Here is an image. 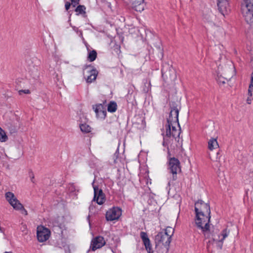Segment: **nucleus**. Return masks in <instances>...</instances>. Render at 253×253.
Instances as JSON below:
<instances>
[{
  "label": "nucleus",
  "instance_id": "nucleus-36",
  "mask_svg": "<svg viewBox=\"0 0 253 253\" xmlns=\"http://www.w3.org/2000/svg\"><path fill=\"white\" fill-rule=\"evenodd\" d=\"M250 83L253 84V72H252L251 74Z\"/></svg>",
  "mask_w": 253,
  "mask_h": 253
},
{
  "label": "nucleus",
  "instance_id": "nucleus-11",
  "mask_svg": "<svg viewBox=\"0 0 253 253\" xmlns=\"http://www.w3.org/2000/svg\"><path fill=\"white\" fill-rule=\"evenodd\" d=\"M88 68L91 69L88 71L89 75L85 78V80L87 83H91L96 79L98 72L95 68L92 67L91 65H84L83 67V70H85Z\"/></svg>",
  "mask_w": 253,
  "mask_h": 253
},
{
  "label": "nucleus",
  "instance_id": "nucleus-16",
  "mask_svg": "<svg viewBox=\"0 0 253 253\" xmlns=\"http://www.w3.org/2000/svg\"><path fill=\"white\" fill-rule=\"evenodd\" d=\"M229 231L227 230V228L223 229L220 235H218V238H216L215 237L213 238L214 241H216L220 243V248L221 249L222 247V242L228 236Z\"/></svg>",
  "mask_w": 253,
  "mask_h": 253
},
{
  "label": "nucleus",
  "instance_id": "nucleus-27",
  "mask_svg": "<svg viewBox=\"0 0 253 253\" xmlns=\"http://www.w3.org/2000/svg\"><path fill=\"white\" fill-rule=\"evenodd\" d=\"M30 91L29 89H21L18 91V93L19 95H22V93L25 94H30Z\"/></svg>",
  "mask_w": 253,
  "mask_h": 253
},
{
  "label": "nucleus",
  "instance_id": "nucleus-29",
  "mask_svg": "<svg viewBox=\"0 0 253 253\" xmlns=\"http://www.w3.org/2000/svg\"><path fill=\"white\" fill-rule=\"evenodd\" d=\"M80 0H71L73 6L75 7L79 3Z\"/></svg>",
  "mask_w": 253,
  "mask_h": 253
},
{
  "label": "nucleus",
  "instance_id": "nucleus-25",
  "mask_svg": "<svg viewBox=\"0 0 253 253\" xmlns=\"http://www.w3.org/2000/svg\"><path fill=\"white\" fill-rule=\"evenodd\" d=\"M7 138L5 131L0 127V141L1 142H5Z\"/></svg>",
  "mask_w": 253,
  "mask_h": 253
},
{
  "label": "nucleus",
  "instance_id": "nucleus-35",
  "mask_svg": "<svg viewBox=\"0 0 253 253\" xmlns=\"http://www.w3.org/2000/svg\"><path fill=\"white\" fill-rule=\"evenodd\" d=\"M251 99L250 97H248L247 99V102L248 104H250L251 103Z\"/></svg>",
  "mask_w": 253,
  "mask_h": 253
},
{
  "label": "nucleus",
  "instance_id": "nucleus-15",
  "mask_svg": "<svg viewBox=\"0 0 253 253\" xmlns=\"http://www.w3.org/2000/svg\"><path fill=\"white\" fill-rule=\"evenodd\" d=\"M33 79H37L40 75V72L38 66L34 65L33 63L29 64L27 69Z\"/></svg>",
  "mask_w": 253,
  "mask_h": 253
},
{
  "label": "nucleus",
  "instance_id": "nucleus-40",
  "mask_svg": "<svg viewBox=\"0 0 253 253\" xmlns=\"http://www.w3.org/2000/svg\"><path fill=\"white\" fill-rule=\"evenodd\" d=\"M0 232H2V229H1V227H0Z\"/></svg>",
  "mask_w": 253,
  "mask_h": 253
},
{
  "label": "nucleus",
  "instance_id": "nucleus-26",
  "mask_svg": "<svg viewBox=\"0 0 253 253\" xmlns=\"http://www.w3.org/2000/svg\"><path fill=\"white\" fill-rule=\"evenodd\" d=\"M216 80L219 84H223L225 83L226 79L221 75H217Z\"/></svg>",
  "mask_w": 253,
  "mask_h": 253
},
{
  "label": "nucleus",
  "instance_id": "nucleus-4",
  "mask_svg": "<svg viewBox=\"0 0 253 253\" xmlns=\"http://www.w3.org/2000/svg\"><path fill=\"white\" fill-rule=\"evenodd\" d=\"M242 12L246 22L251 25L253 23V0H243Z\"/></svg>",
  "mask_w": 253,
  "mask_h": 253
},
{
  "label": "nucleus",
  "instance_id": "nucleus-41",
  "mask_svg": "<svg viewBox=\"0 0 253 253\" xmlns=\"http://www.w3.org/2000/svg\"><path fill=\"white\" fill-rule=\"evenodd\" d=\"M21 210L24 211V212H22V213H24H24H25V214H26V212L24 211H23V210Z\"/></svg>",
  "mask_w": 253,
  "mask_h": 253
},
{
  "label": "nucleus",
  "instance_id": "nucleus-2",
  "mask_svg": "<svg viewBox=\"0 0 253 253\" xmlns=\"http://www.w3.org/2000/svg\"><path fill=\"white\" fill-rule=\"evenodd\" d=\"M169 105L170 112L169 117L167 119V124L166 126L167 135L168 136L170 134V130H171L173 137H175V136L179 137L180 134L179 130L176 128L175 126L177 125L179 126L178 115L181 107L178 103L174 101L171 102Z\"/></svg>",
  "mask_w": 253,
  "mask_h": 253
},
{
  "label": "nucleus",
  "instance_id": "nucleus-3",
  "mask_svg": "<svg viewBox=\"0 0 253 253\" xmlns=\"http://www.w3.org/2000/svg\"><path fill=\"white\" fill-rule=\"evenodd\" d=\"M173 232L174 229L170 227H168L164 231L159 232L155 238L156 246L162 245L168 249Z\"/></svg>",
  "mask_w": 253,
  "mask_h": 253
},
{
  "label": "nucleus",
  "instance_id": "nucleus-31",
  "mask_svg": "<svg viewBox=\"0 0 253 253\" xmlns=\"http://www.w3.org/2000/svg\"><path fill=\"white\" fill-rule=\"evenodd\" d=\"M167 151H168V153H168L167 158H168V161H169V158H171V157H170L171 154H170V152L169 151V147H167Z\"/></svg>",
  "mask_w": 253,
  "mask_h": 253
},
{
  "label": "nucleus",
  "instance_id": "nucleus-1",
  "mask_svg": "<svg viewBox=\"0 0 253 253\" xmlns=\"http://www.w3.org/2000/svg\"><path fill=\"white\" fill-rule=\"evenodd\" d=\"M194 209L195 223L197 227L201 229L203 233L209 231L211 218L210 204L202 200H198L195 203Z\"/></svg>",
  "mask_w": 253,
  "mask_h": 253
},
{
  "label": "nucleus",
  "instance_id": "nucleus-6",
  "mask_svg": "<svg viewBox=\"0 0 253 253\" xmlns=\"http://www.w3.org/2000/svg\"><path fill=\"white\" fill-rule=\"evenodd\" d=\"M5 198L9 204L16 210H23L27 214V211L24 209L23 206L15 197L14 194L11 192H7L5 194Z\"/></svg>",
  "mask_w": 253,
  "mask_h": 253
},
{
  "label": "nucleus",
  "instance_id": "nucleus-22",
  "mask_svg": "<svg viewBox=\"0 0 253 253\" xmlns=\"http://www.w3.org/2000/svg\"><path fill=\"white\" fill-rule=\"evenodd\" d=\"M86 8L84 5H79L75 9V11L77 12L76 14L79 15L80 14H85Z\"/></svg>",
  "mask_w": 253,
  "mask_h": 253
},
{
  "label": "nucleus",
  "instance_id": "nucleus-33",
  "mask_svg": "<svg viewBox=\"0 0 253 253\" xmlns=\"http://www.w3.org/2000/svg\"><path fill=\"white\" fill-rule=\"evenodd\" d=\"M73 30H74L75 32H76L77 33H78L79 31L80 30H79V29H78V28H77V27H75V26L73 27Z\"/></svg>",
  "mask_w": 253,
  "mask_h": 253
},
{
  "label": "nucleus",
  "instance_id": "nucleus-42",
  "mask_svg": "<svg viewBox=\"0 0 253 253\" xmlns=\"http://www.w3.org/2000/svg\"><path fill=\"white\" fill-rule=\"evenodd\" d=\"M111 251H112V253H116L113 251V249H111Z\"/></svg>",
  "mask_w": 253,
  "mask_h": 253
},
{
  "label": "nucleus",
  "instance_id": "nucleus-28",
  "mask_svg": "<svg viewBox=\"0 0 253 253\" xmlns=\"http://www.w3.org/2000/svg\"><path fill=\"white\" fill-rule=\"evenodd\" d=\"M29 177H30L31 178V181L33 182V183H35V181H34V173L31 171L29 172Z\"/></svg>",
  "mask_w": 253,
  "mask_h": 253
},
{
  "label": "nucleus",
  "instance_id": "nucleus-24",
  "mask_svg": "<svg viewBox=\"0 0 253 253\" xmlns=\"http://www.w3.org/2000/svg\"><path fill=\"white\" fill-rule=\"evenodd\" d=\"M136 4V2H133V7L136 11L141 12L144 10V7L143 3H139L138 5Z\"/></svg>",
  "mask_w": 253,
  "mask_h": 253
},
{
  "label": "nucleus",
  "instance_id": "nucleus-5",
  "mask_svg": "<svg viewBox=\"0 0 253 253\" xmlns=\"http://www.w3.org/2000/svg\"><path fill=\"white\" fill-rule=\"evenodd\" d=\"M168 169L169 172L172 174V180L177 179V174L181 171L180 163L178 159L173 157L169 158L168 161Z\"/></svg>",
  "mask_w": 253,
  "mask_h": 253
},
{
  "label": "nucleus",
  "instance_id": "nucleus-13",
  "mask_svg": "<svg viewBox=\"0 0 253 253\" xmlns=\"http://www.w3.org/2000/svg\"><path fill=\"white\" fill-rule=\"evenodd\" d=\"M140 236L148 253H154L150 240L146 232L141 231Z\"/></svg>",
  "mask_w": 253,
  "mask_h": 253
},
{
  "label": "nucleus",
  "instance_id": "nucleus-19",
  "mask_svg": "<svg viewBox=\"0 0 253 253\" xmlns=\"http://www.w3.org/2000/svg\"><path fill=\"white\" fill-rule=\"evenodd\" d=\"M218 147L217 141L215 138H211L208 142V148L212 150Z\"/></svg>",
  "mask_w": 253,
  "mask_h": 253
},
{
  "label": "nucleus",
  "instance_id": "nucleus-37",
  "mask_svg": "<svg viewBox=\"0 0 253 253\" xmlns=\"http://www.w3.org/2000/svg\"><path fill=\"white\" fill-rule=\"evenodd\" d=\"M16 131H17V129L15 127H14V128H12L11 130H10L11 133L15 132Z\"/></svg>",
  "mask_w": 253,
  "mask_h": 253
},
{
  "label": "nucleus",
  "instance_id": "nucleus-30",
  "mask_svg": "<svg viewBox=\"0 0 253 253\" xmlns=\"http://www.w3.org/2000/svg\"><path fill=\"white\" fill-rule=\"evenodd\" d=\"M71 4V3L69 1H66L65 2V7L66 10L68 11L69 10V9L70 7Z\"/></svg>",
  "mask_w": 253,
  "mask_h": 253
},
{
  "label": "nucleus",
  "instance_id": "nucleus-7",
  "mask_svg": "<svg viewBox=\"0 0 253 253\" xmlns=\"http://www.w3.org/2000/svg\"><path fill=\"white\" fill-rule=\"evenodd\" d=\"M95 178L92 182V186L94 190V197L92 201L96 202L98 205H102L105 201V197L101 189H99L97 185L94 184Z\"/></svg>",
  "mask_w": 253,
  "mask_h": 253
},
{
  "label": "nucleus",
  "instance_id": "nucleus-12",
  "mask_svg": "<svg viewBox=\"0 0 253 253\" xmlns=\"http://www.w3.org/2000/svg\"><path fill=\"white\" fill-rule=\"evenodd\" d=\"M96 117L101 119H105L106 117V110L105 103L96 104L93 106Z\"/></svg>",
  "mask_w": 253,
  "mask_h": 253
},
{
  "label": "nucleus",
  "instance_id": "nucleus-32",
  "mask_svg": "<svg viewBox=\"0 0 253 253\" xmlns=\"http://www.w3.org/2000/svg\"><path fill=\"white\" fill-rule=\"evenodd\" d=\"M248 89L250 91V90L253 91V84H252V83L250 84Z\"/></svg>",
  "mask_w": 253,
  "mask_h": 253
},
{
  "label": "nucleus",
  "instance_id": "nucleus-14",
  "mask_svg": "<svg viewBox=\"0 0 253 253\" xmlns=\"http://www.w3.org/2000/svg\"><path fill=\"white\" fill-rule=\"evenodd\" d=\"M105 244V242L103 237L97 236L94 238L91 241L90 248L93 251L101 248Z\"/></svg>",
  "mask_w": 253,
  "mask_h": 253
},
{
  "label": "nucleus",
  "instance_id": "nucleus-34",
  "mask_svg": "<svg viewBox=\"0 0 253 253\" xmlns=\"http://www.w3.org/2000/svg\"><path fill=\"white\" fill-rule=\"evenodd\" d=\"M79 34V36L82 37V38H83V32L81 30H80L78 32V33Z\"/></svg>",
  "mask_w": 253,
  "mask_h": 253
},
{
  "label": "nucleus",
  "instance_id": "nucleus-20",
  "mask_svg": "<svg viewBox=\"0 0 253 253\" xmlns=\"http://www.w3.org/2000/svg\"><path fill=\"white\" fill-rule=\"evenodd\" d=\"M88 50L87 60L90 62L94 61L97 57V52L95 50L90 51L87 47Z\"/></svg>",
  "mask_w": 253,
  "mask_h": 253
},
{
  "label": "nucleus",
  "instance_id": "nucleus-8",
  "mask_svg": "<svg viewBox=\"0 0 253 253\" xmlns=\"http://www.w3.org/2000/svg\"><path fill=\"white\" fill-rule=\"evenodd\" d=\"M122 209L118 207H114L109 209L106 213L107 221H113L119 219L122 215Z\"/></svg>",
  "mask_w": 253,
  "mask_h": 253
},
{
  "label": "nucleus",
  "instance_id": "nucleus-9",
  "mask_svg": "<svg viewBox=\"0 0 253 253\" xmlns=\"http://www.w3.org/2000/svg\"><path fill=\"white\" fill-rule=\"evenodd\" d=\"M50 236V231L43 226L37 228V237L40 242H43L47 240Z\"/></svg>",
  "mask_w": 253,
  "mask_h": 253
},
{
  "label": "nucleus",
  "instance_id": "nucleus-10",
  "mask_svg": "<svg viewBox=\"0 0 253 253\" xmlns=\"http://www.w3.org/2000/svg\"><path fill=\"white\" fill-rule=\"evenodd\" d=\"M219 12L224 16L227 15L231 8L228 0H216Z\"/></svg>",
  "mask_w": 253,
  "mask_h": 253
},
{
  "label": "nucleus",
  "instance_id": "nucleus-21",
  "mask_svg": "<svg viewBox=\"0 0 253 253\" xmlns=\"http://www.w3.org/2000/svg\"><path fill=\"white\" fill-rule=\"evenodd\" d=\"M117 109V104L115 101H111L108 104L107 106V110L110 113H114L116 111Z\"/></svg>",
  "mask_w": 253,
  "mask_h": 253
},
{
  "label": "nucleus",
  "instance_id": "nucleus-23",
  "mask_svg": "<svg viewBox=\"0 0 253 253\" xmlns=\"http://www.w3.org/2000/svg\"><path fill=\"white\" fill-rule=\"evenodd\" d=\"M81 130L84 133H88L91 131V127L86 124H82L80 125Z\"/></svg>",
  "mask_w": 253,
  "mask_h": 253
},
{
  "label": "nucleus",
  "instance_id": "nucleus-38",
  "mask_svg": "<svg viewBox=\"0 0 253 253\" xmlns=\"http://www.w3.org/2000/svg\"><path fill=\"white\" fill-rule=\"evenodd\" d=\"M252 90H250V91H249V90L248 89V95L250 97H251L252 96Z\"/></svg>",
  "mask_w": 253,
  "mask_h": 253
},
{
  "label": "nucleus",
  "instance_id": "nucleus-39",
  "mask_svg": "<svg viewBox=\"0 0 253 253\" xmlns=\"http://www.w3.org/2000/svg\"><path fill=\"white\" fill-rule=\"evenodd\" d=\"M143 1H144V0H142V1H136L135 0L134 2H136V4L138 5L139 3H143Z\"/></svg>",
  "mask_w": 253,
  "mask_h": 253
},
{
  "label": "nucleus",
  "instance_id": "nucleus-17",
  "mask_svg": "<svg viewBox=\"0 0 253 253\" xmlns=\"http://www.w3.org/2000/svg\"><path fill=\"white\" fill-rule=\"evenodd\" d=\"M173 71V69L170 65L167 62L163 63L162 65L161 73L162 76L166 75L167 76L169 74L170 75V72Z\"/></svg>",
  "mask_w": 253,
  "mask_h": 253
},
{
  "label": "nucleus",
  "instance_id": "nucleus-18",
  "mask_svg": "<svg viewBox=\"0 0 253 253\" xmlns=\"http://www.w3.org/2000/svg\"><path fill=\"white\" fill-rule=\"evenodd\" d=\"M163 143H162V145L164 147H167V148L168 146V142H169V139L171 137H172L173 138H174L175 139V140H176V139H177V137H176V136H175V137H173L172 136V130H170V134L169 135H167V129H166V134H164V133L163 134ZM177 139H178V142L179 141V136L178 137L177 136Z\"/></svg>",
  "mask_w": 253,
  "mask_h": 253
}]
</instances>
